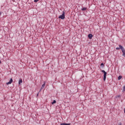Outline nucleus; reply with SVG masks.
Here are the masks:
<instances>
[{
    "instance_id": "nucleus-1",
    "label": "nucleus",
    "mask_w": 125,
    "mask_h": 125,
    "mask_svg": "<svg viewBox=\"0 0 125 125\" xmlns=\"http://www.w3.org/2000/svg\"><path fill=\"white\" fill-rule=\"evenodd\" d=\"M59 19H62V20H63L65 18V12L63 11L62 14V15L59 16Z\"/></svg>"
},
{
    "instance_id": "nucleus-2",
    "label": "nucleus",
    "mask_w": 125,
    "mask_h": 125,
    "mask_svg": "<svg viewBox=\"0 0 125 125\" xmlns=\"http://www.w3.org/2000/svg\"><path fill=\"white\" fill-rule=\"evenodd\" d=\"M119 47H116V50H119L120 49H121L122 50L124 49V47L122 46V45L120 44L119 45Z\"/></svg>"
},
{
    "instance_id": "nucleus-3",
    "label": "nucleus",
    "mask_w": 125,
    "mask_h": 125,
    "mask_svg": "<svg viewBox=\"0 0 125 125\" xmlns=\"http://www.w3.org/2000/svg\"><path fill=\"white\" fill-rule=\"evenodd\" d=\"M12 82H13V80H12V78H11L9 81V82L6 83V84L7 85L11 84V83H12Z\"/></svg>"
},
{
    "instance_id": "nucleus-4",
    "label": "nucleus",
    "mask_w": 125,
    "mask_h": 125,
    "mask_svg": "<svg viewBox=\"0 0 125 125\" xmlns=\"http://www.w3.org/2000/svg\"><path fill=\"white\" fill-rule=\"evenodd\" d=\"M44 86H45V82H44L43 84L42 85V86L40 90L41 91L43 88H44Z\"/></svg>"
},
{
    "instance_id": "nucleus-5",
    "label": "nucleus",
    "mask_w": 125,
    "mask_h": 125,
    "mask_svg": "<svg viewBox=\"0 0 125 125\" xmlns=\"http://www.w3.org/2000/svg\"><path fill=\"white\" fill-rule=\"evenodd\" d=\"M122 53H123V56H124L125 57V48H123V49L122 50Z\"/></svg>"
},
{
    "instance_id": "nucleus-6",
    "label": "nucleus",
    "mask_w": 125,
    "mask_h": 125,
    "mask_svg": "<svg viewBox=\"0 0 125 125\" xmlns=\"http://www.w3.org/2000/svg\"><path fill=\"white\" fill-rule=\"evenodd\" d=\"M102 73H104V76L106 77L107 76V72L105 70H102Z\"/></svg>"
},
{
    "instance_id": "nucleus-7",
    "label": "nucleus",
    "mask_w": 125,
    "mask_h": 125,
    "mask_svg": "<svg viewBox=\"0 0 125 125\" xmlns=\"http://www.w3.org/2000/svg\"><path fill=\"white\" fill-rule=\"evenodd\" d=\"M88 37L90 40H91V38H92V37H93V35H92V34H89Z\"/></svg>"
},
{
    "instance_id": "nucleus-8",
    "label": "nucleus",
    "mask_w": 125,
    "mask_h": 125,
    "mask_svg": "<svg viewBox=\"0 0 125 125\" xmlns=\"http://www.w3.org/2000/svg\"><path fill=\"white\" fill-rule=\"evenodd\" d=\"M61 125H71V124H70V123H68V124H67V123H62V124H61Z\"/></svg>"
},
{
    "instance_id": "nucleus-9",
    "label": "nucleus",
    "mask_w": 125,
    "mask_h": 125,
    "mask_svg": "<svg viewBox=\"0 0 125 125\" xmlns=\"http://www.w3.org/2000/svg\"><path fill=\"white\" fill-rule=\"evenodd\" d=\"M81 10H82V11H85V10H86V7L82 8L81 9Z\"/></svg>"
},
{
    "instance_id": "nucleus-10",
    "label": "nucleus",
    "mask_w": 125,
    "mask_h": 125,
    "mask_svg": "<svg viewBox=\"0 0 125 125\" xmlns=\"http://www.w3.org/2000/svg\"><path fill=\"white\" fill-rule=\"evenodd\" d=\"M22 79H20L19 81V84H21V83H22Z\"/></svg>"
},
{
    "instance_id": "nucleus-11",
    "label": "nucleus",
    "mask_w": 125,
    "mask_h": 125,
    "mask_svg": "<svg viewBox=\"0 0 125 125\" xmlns=\"http://www.w3.org/2000/svg\"><path fill=\"white\" fill-rule=\"evenodd\" d=\"M121 79H122V76H119L118 78V80H120Z\"/></svg>"
},
{
    "instance_id": "nucleus-12",
    "label": "nucleus",
    "mask_w": 125,
    "mask_h": 125,
    "mask_svg": "<svg viewBox=\"0 0 125 125\" xmlns=\"http://www.w3.org/2000/svg\"><path fill=\"white\" fill-rule=\"evenodd\" d=\"M55 103H56V101L55 100H54L53 102H52V104H55Z\"/></svg>"
},
{
    "instance_id": "nucleus-13",
    "label": "nucleus",
    "mask_w": 125,
    "mask_h": 125,
    "mask_svg": "<svg viewBox=\"0 0 125 125\" xmlns=\"http://www.w3.org/2000/svg\"><path fill=\"white\" fill-rule=\"evenodd\" d=\"M104 81H106V76H104Z\"/></svg>"
},
{
    "instance_id": "nucleus-14",
    "label": "nucleus",
    "mask_w": 125,
    "mask_h": 125,
    "mask_svg": "<svg viewBox=\"0 0 125 125\" xmlns=\"http://www.w3.org/2000/svg\"><path fill=\"white\" fill-rule=\"evenodd\" d=\"M101 66H102L103 67H104V63H102L101 64Z\"/></svg>"
},
{
    "instance_id": "nucleus-15",
    "label": "nucleus",
    "mask_w": 125,
    "mask_h": 125,
    "mask_svg": "<svg viewBox=\"0 0 125 125\" xmlns=\"http://www.w3.org/2000/svg\"><path fill=\"white\" fill-rule=\"evenodd\" d=\"M123 92H124V91H125V86H124L123 87Z\"/></svg>"
},
{
    "instance_id": "nucleus-16",
    "label": "nucleus",
    "mask_w": 125,
    "mask_h": 125,
    "mask_svg": "<svg viewBox=\"0 0 125 125\" xmlns=\"http://www.w3.org/2000/svg\"><path fill=\"white\" fill-rule=\"evenodd\" d=\"M40 0H34V2H37V1H39Z\"/></svg>"
},
{
    "instance_id": "nucleus-17",
    "label": "nucleus",
    "mask_w": 125,
    "mask_h": 125,
    "mask_svg": "<svg viewBox=\"0 0 125 125\" xmlns=\"http://www.w3.org/2000/svg\"><path fill=\"white\" fill-rule=\"evenodd\" d=\"M1 15V12H0V16Z\"/></svg>"
},
{
    "instance_id": "nucleus-18",
    "label": "nucleus",
    "mask_w": 125,
    "mask_h": 125,
    "mask_svg": "<svg viewBox=\"0 0 125 125\" xmlns=\"http://www.w3.org/2000/svg\"><path fill=\"white\" fill-rule=\"evenodd\" d=\"M124 112H125V108L124 109Z\"/></svg>"
},
{
    "instance_id": "nucleus-19",
    "label": "nucleus",
    "mask_w": 125,
    "mask_h": 125,
    "mask_svg": "<svg viewBox=\"0 0 125 125\" xmlns=\"http://www.w3.org/2000/svg\"><path fill=\"white\" fill-rule=\"evenodd\" d=\"M39 96V93L37 94V96Z\"/></svg>"
},
{
    "instance_id": "nucleus-20",
    "label": "nucleus",
    "mask_w": 125,
    "mask_h": 125,
    "mask_svg": "<svg viewBox=\"0 0 125 125\" xmlns=\"http://www.w3.org/2000/svg\"><path fill=\"white\" fill-rule=\"evenodd\" d=\"M0 63H1V61H0Z\"/></svg>"
}]
</instances>
